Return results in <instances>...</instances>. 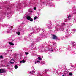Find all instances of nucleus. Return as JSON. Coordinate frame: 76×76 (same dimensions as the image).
<instances>
[{
    "mask_svg": "<svg viewBox=\"0 0 76 76\" xmlns=\"http://www.w3.org/2000/svg\"><path fill=\"white\" fill-rule=\"evenodd\" d=\"M20 63H25V60L23 59L22 61H20Z\"/></svg>",
    "mask_w": 76,
    "mask_h": 76,
    "instance_id": "nucleus-5",
    "label": "nucleus"
},
{
    "mask_svg": "<svg viewBox=\"0 0 76 76\" xmlns=\"http://www.w3.org/2000/svg\"><path fill=\"white\" fill-rule=\"evenodd\" d=\"M38 62H39V63H40V62H41V61H37V62H35V64H36V63H38Z\"/></svg>",
    "mask_w": 76,
    "mask_h": 76,
    "instance_id": "nucleus-10",
    "label": "nucleus"
},
{
    "mask_svg": "<svg viewBox=\"0 0 76 76\" xmlns=\"http://www.w3.org/2000/svg\"><path fill=\"white\" fill-rule=\"evenodd\" d=\"M70 17H71V15H69V16L68 17V18H70Z\"/></svg>",
    "mask_w": 76,
    "mask_h": 76,
    "instance_id": "nucleus-20",
    "label": "nucleus"
},
{
    "mask_svg": "<svg viewBox=\"0 0 76 76\" xmlns=\"http://www.w3.org/2000/svg\"><path fill=\"white\" fill-rule=\"evenodd\" d=\"M52 37L53 39H58L57 36H56V35H53Z\"/></svg>",
    "mask_w": 76,
    "mask_h": 76,
    "instance_id": "nucleus-1",
    "label": "nucleus"
},
{
    "mask_svg": "<svg viewBox=\"0 0 76 76\" xmlns=\"http://www.w3.org/2000/svg\"><path fill=\"white\" fill-rule=\"evenodd\" d=\"M29 73H30V74H31V73H31V72H29Z\"/></svg>",
    "mask_w": 76,
    "mask_h": 76,
    "instance_id": "nucleus-21",
    "label": "nucleus"
},
{
    "mask_svg": "<svg viewBox=\"0 0 76 76\" xmlns=\"http://www.w3.org/2000/svg\"><path fill=\"white\" fill-rule=\"evenodd\" d=\"M26 19H27V20H30L31 19V17L29 15L27 16Z\"/></svg>",
    "mask_w": 76,
    "mask_h": 76,
    "instance_id": "nucleus-3",
    "label": "nucleus"
},
{
    "mask_svg": "<svg viewBox=\"0 0 76 76\" xmlns=\"http://www.w3.org/2000/svg\"><path fill=\"white\" fill-rule=\"evenodd\" d=\"M9 66H9V65H7V66H5V67H9Z\"/></svg>",
    "mask_w": 76,
    "mask_h": 76,
    "instance_id": "nucleus-17",
    "label": "nucleus"
},
{
    "mask_svg": "<svg viewBox=\"0 0 76 76\" xmlns=\"http://www.w3.org/2000/svg\"><path fill=\"white\" fill-rule=\"evenodd\" d=\"M34 10H36L37 8H36V7H35L34 8Z\"/></svg>",
    "mask_w": 76,
    "mask_h": 76,
    "instance_id": "nucleus-18",
    "label": "nucleus"
},
{
    "mask_svg": "<svg viewBox=\"0 0 76 76\" xmlns=\"http://www.w3.org/2000/svg\"><path fill=\"white\" fill-rule=\"evenodd\" d=\"M25 54L26 55H28V54H29V53H28V52H25Z\"/></svg>",
    "mask_w": 76,
    "mask_h": 76,
    "instance_id": "nucleus-16",
    "label": "nucleus"
},
{
    "mask_svg": "<svg viewBox=\"0 0 76 76\" xmlns=\"http://www.w3.org/2000/svg\"><path fill=\"white\" fill-rule=\"evenodd\" d=\"M6 73V70L4 69H0V73Z\"/></svg>",
    "mask_w": 76,
    "mask_h": 76,
    "instance_id": "nucleus-2",
    "label": "nucleus"
},
{
    "mask_svg": "<svg viewBox=\"0 0 76 76\" xmlns=\"http://www.w3.org/2000/svg\"><path fill=\"white\" fill-rule=\"evenodd\" d=\"M37 59H38L39 60H42L41 58L39 57H38V58H37Z\"/></svg>",
    "mask_w": 76,
    "mask_h": 76,
    "instance_id": "nucleus-7",
    "label": "nucleus"
},
{
    "mask_svg": "<svg viewBox=\"0 0 76 76\" xmlns=\"http://www.w3.org/2000/svg\"><path fill=\"white\" fill-rule=\"evenodd\" d=\"M37 18H38V17H37V16H35V17H34V20H35V19H37Z\"/></svg>",
    "mask_w": 76,
    "mask_h": 76,
    "instance_id": "nucleus-13",
    "label": "nucleus"
},
{
    "mask_svg": "<svg viewBox=\"0 0 76 76\" xmlns=\"http://www.w3.org/2000/svg\"><path fill=\"white\" fill-rule=\"evenodd\" d=\"M33 18H31L30 19V20H30V22H32V21H33Z\"/></svg>",
    "mask_w": 76,
    "mask_h": 76,
    "instance_id": "nucleus-9",
    "label": "nucleus"
},
{
    "mask_svg": "<svg viewBox=\"0 0 76 76\" xmlns=\"http://www.w3.org/2000/svg\"><path fill=\"white\" fill-rule=\"evenodd\" d=\"M66 25V23H62L61 25L62 26H64Z\"/></svg>",
    "mask_w": 76,
    "mask_h": 76,
    "instance_id": "nucleus-8",
    "label": "nucleus"
},
{
    "mask_svg": "<svg viewBox=\"0 0 76 76\" xmlns=\"http://www.w3.org/2000/svg\"><path fill=\"white\" fill-rule=\"evenodd\" d=\"M52 51L53 52V50H52Z\"/></svg>",
    "mask_w": 76,
    "mask_h": 76,
    "instance_id": "nucleus-26",
    "label": "nucleus"
},
{
    "mask_svg": "<svg viewBox=\"0 0 76 76\" xmlns=\"http://www.w3.org/2000/svg\"><path fill=\"white\" fill-rule=\"evenodd\" d=\"M16 34L18 35H20V32H17Z\"/></svg>",
    "mask_w": 76,
    "mask_h": 76,
    "instance_id": "nucleus-11",
    "label": "nucleus"
},
{
    "mask_svg": "<svg viewBox=\"0 0 76 76\" xmlns=\"http://www.w3.org/2000/svg\"><path fill=\"white\" fill-rule=\"evenodd\" d=\"M9 44H10V45H14V44L13 43L9 42Z\"/></svg>",
    "mask_w": 76,
    "mask_h": 76,
    "instance_id": "nucleus-6",
    "label": "nucleus"
},
{
    "mask_svg": "<svg viewBox=\"0 0 76 76\" xmlns=\"http://www.w3.org/2000/svg\"><path fill=\"white\" fill-rule=\"evenodd\" d=\"M10 62L12 64H13L15 62L14 61V60H13V59H12L10 61Z\"/></svg>",
    "mask_w": 76,
    "mask_h": 76,
    "instance_id": "nucleus-4",
    "label": "nucleus"
},
{
    "mask_svg": "<svg viewBox=\"0 0 76 76\" xmlns=\"http://www.w3.org/2000/svg\"><path fill=\"white\" fill-rule=\"evenodd\" d=\"M18 68V66L16 65H15V69H17Z\"/></svg>",
    "mask_w": 76,
    "mask_h": 76,
    "instance_id": "nucleus-14",
    "label": "nucleus"
},
{
    "mask_svg": "<svg viewBox=\"0 0 76 76\" xmlns=\"http://www.w3.org/2000/svg\"><path fill=\"white\" fill-rule=\"evenodd\" d=\"M53 45H56V43H53Z\"/></svg>",
    "mask_w": 76,
    "mask_h": 76,
    "instance_id": "nucleus-19",
    "label": "nucleus"
},
{
    "mask_svg": "<svg viewBox=\"0 0 76 76\" xmlns=\"http://www.w3.org/2000/svg\"><path fill=\"white\" fill-rule=\"evenodd\" d=\"M3 58V56L2 55L0 56V58Z\"/></svg>",
    "mask_w": 76,
    "mask_h": 76,
    "instance_id": "nucleus-15",
    "label": "nucleus"
},
{
    "mask_svg": "<svg viewBox=\"0 0 76 76\" xmlns=\"http://www.w3.org/2000/svg\"><path fill=\"white\" fill-rule=\"evenodd\" d=\"M62 76H64V75H63Z\"/></svg>",
    "mask_w": 76,
    "mask_h": 76,
    "instance_id": "nucleus-24",
    "label": "nucleus"
},
{
    "mask_svg": "<svg viewBox=\"0 0 76 76\" xmlns=\"http://www.w3.org/2000/svg\"><path fill=\"white\" fill-rule=\"evenodd\" d=\"M66 75V73H65V74H64V75Z\"/></svg>",
    "mask_w": 76,
    "mask_h": 76,
    "instance_id": "nucleus-23",
    "label": "nucleus"
},
{
    "mask_svg": "<svg viewBox=\"0 0 76 76\" xmlns=\"http://www.w3.org/2000/svg\"><path fill=\"white\" fill-rule=\"evenodd\" d=\"M69 74L70 75V76H72V72L69 73Z\"/></svg>",
    "mask_w": 76,
    "mask_h": 76,
    "instance_id": "nucleus-12",
    "label": "nucleus"
},
{
    "mask_svg": "<svg viewBox=\"0 0 76 76\" xmlns=\"http://www.w3.org/2000/svg\"><path fill=\"white\" fill-rule=\"evenodd\" d=\"M64 30V28H63V30Z\"/></svg>",
    "mask_w": 76,
    "mask_h": 76,
    "instance_id": "nucleus-25",
    "label": "nucleus"
},
{
    "mask_svg": "<svg viewBox=\"0 0 76 76\" xmlns=\"http://www.w3.org/2000/svg\"><path fill=\"white\" fill-rule=\"evenodd\" d=\"M9 9V7H7V9Z\"/></svg>",
    "mask_w": 76,
    "mask_h": 76,
    "instance_id": "nucleus-22",
    "label": "nucleus"
}]
</instances>
